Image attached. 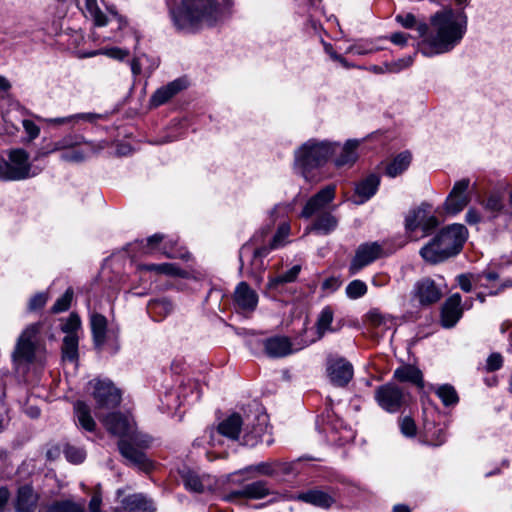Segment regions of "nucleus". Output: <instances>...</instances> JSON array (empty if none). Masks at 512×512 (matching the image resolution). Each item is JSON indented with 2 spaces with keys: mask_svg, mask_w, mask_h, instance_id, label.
I'll return each mask as SVG.
<instances>
[{
  "mask_svg": "<svg viewBox=\"0 0 512 512\" xmlns=\"http://www.w3.org/2000/svg\"><path fill=\"white\" fill-rule=\"evenodd\" d=\"M170 18L176 30L194 33L203 26H213L225 19L233 6L232 0H166Z\"/></svg>",
  "mask_w": 512,
  "mask_h": 512,
  "instance_id": "f257e3e1",
  "label": "nucleus"
},
{
  "mask_svg": "<svg viewBox=\"0 0 512 512\" xmlns=\"http://www.w3.org/2000/svg\"><path fill=\"white\" fill-rule=\"evenodd\" d=\"M430 25L432 33H427L420 47L427 57L447 53L458 45L467 31L468 18L463 10L445 7L430 17Z\"/></svg>",
  "mask_w": 512,
  "mask_h": 512,
  "instance_id": "f03ea898",
  "label": "nucleus"
},
{
  "mask_svg": "<svg viewBox=\"0 0 512 512\" xmlns=\"http://www.w3.org/2000/svg\"><path fill=\"white\" fill-rule=\"evenodd\" d=\"M467 238V229L462 224H452L441 229L419 251L424 261L438 264L460 253Z\"/></svg>",
  "mask_w": 512,
  "mask_h": 512,
  "instance_id": "7ed1b4c3",
  "label": "nucleus"
},
{
  "mask_svg": "<svg viewBox=\"0 0 512 512\" xmlns=\"http://www.w3.org/2000/svg\"><path fill=\"white\" fill-rule=\"evenodd\" d=\"M339 147L337 142L309 139L294 153L295 168L306 180H309L310 172L325 165Z\"/></svg>",
  "mask_w": 512,
  "mask_h": 512,
  "instance_id": "20e7f679",
  "label": "nucleus"
},
{
  "mask_svg": "<svg viewBox=\"0 0 512 512\" xmlns=\"http://www.w3.org/2000/svg\"><path fill=\"white\" fill-rule=\"evenodd\" d=\"M438 225V218L431 213V205L425 202L410 210L405 217V230L411 240L430 235Z\"/></svg>",
  "mask_w": 512,
  "mask_h": 512,
  "instance_id": "39448f33",
  "label": "nucleus"
},
{
  "mask_svg": "<svg viewBox=\"0 0 512 512\" xmlns=\"http://www.w3.org/2000/svg\"><path fill=\"white\" fill-rule=\"evenodd\" d=\"M87 390L96 402V409H112L121 401V393L108 379H93Z\"/></svg>",
  "mask_w": 512,
  "mask_h": 512,
  "instance_id": "423d86ee",
  "label": "nucleus"
},
{
  "mask_svg": "<svg viewBox=\"0 0 512 512\" xmlns=\"http://www.w3.org/2000/svg\"><path fill=\"white\" fill-rule=\"evenodd\" d=\"M271 229L263 228L259 232L255 233L251 240L245 243L239 251V260L241 267L243 266V258L245 256L252 255V265L257 269L263 267L262 258L266 257L272 250L277 247H272L271 240L268 244L265 243V238L270 234Z\"/></svg>",
  "mask_w": 512,
  "mask_h": 512,
  "instance_id": "0eeeda50",
  "label": "nucleus"
},
{
  "mask_svg": "<svg viewBox=\"0 0 512 512\" xmlns=\"http://www.w3.org/2000/svg\"><path fill=\"white\" fill-rule=\"evenodd\" d=\"M90 327L94 345L97 349H120L118 336L113 330L107 329V319L104 315L99 313L91 314Z\"/></svg>",
  "mask_w": 512,
  "mask_h": 512,
  "instance_id": "6e6552de",
  "label": "nucleus"
},
{
  "mask_svg": "<svg viewBox=\"0 0 512 512\" xmlns=\"http://www.w3.org/2000/svg\"><path fill=\"white\" fill-rule=\"evenodd\" d=\"M45 350L44 323L27 325L19 335L14 352H41Z\"/></svg>",
  "mask_w": 512,
  "mask_h": 512,
  "instance_id": "1a4fd4ad",
  "label": "nucleus"
},
{
  "mask_svg": "<svg viewBox=\"0 0 512 512\" xmlns=\"http://www.w3.org/2000/svg\"><path fill=\"white\" fill-rule=\"evenodd\" d=\"M8 179L11 181H21L35 177L39 171L32 168L29 162V154L24 149H13L8 153Z\"/></svg>",
  "mask_w": 512,
  "mask_h": 512,
  "instance_id": "9d476101",
  "label": "nucleus"
},
{
  "mask_svg": "<svg viewBox=\"0 0 512 512\" xmlns=\"http://www.w3.org/2000/svg\"><path fill=\"white\" fill-rule=\"evenodd\" d=\"M383 245L379 242H367L358 246L353 257L349 271L351 274L358 273L361 269L385 256Z\"/></svg>",
  "mask_w": 512,
  "mask_h": 512,
  "instance_id": "9b49d317",
  "label": "nucleus"
},
{
  "mask_svg": "<svg viewBox=\"0 0 512 512\" xmlns=\"http://www.w3.org/2000/svg\"><path fill=\"white\" fill-rule=\"evenodd\" d=\"M335 198V186L328 185L313 195L304 205L300 216L309 219L327 213L328 207Z\"/></svg>",
  "mask_w": 512,
  "mask_h": 512,
  "instance_id": "f8f14e48",
  "label": "nucleus"
},
{
  "mask_svg": "<svg viewBox=\"0 0 512 512\" xmlns=\"http://www.w3.org/2000/svg\"><path fill=\"white\" fill-rule=\"evenodd\" d=\"M470 180L463 178L454 183L452 190L444 202V210L449 215H457L470 202L471 198L468 193Z\"/></svg>",
  "mask_w": 512,
  "mask_h": 512,
  "instance_id": "ddd939ff",
  "label": "nucleus"
},
{
  "mask_svg": "<svg viewBox=\"0 0 512 512\" xmlns=\"http://www.w3.org/2000/svg\"><path fill=\"white\" fill-rule=\"evenodd\" d=\"M326 372L333 385L344 387L352 380L354 369L347 359L333 356L327 361Z\"/></svg>",
  "mask_w": 512,
  "mask_h": 512,
  "instance_id": "4468645a",
  "label": "nucleus"
},
{
  "mask_svg": "<svg viewBox=\"0 0 512 512\" xmlns=\"http://www.w3.org/2000/svg\"><path fill=\"white\" fill-rule=\"evenodd\" d=\"M375 399L382 409L396 412L405 403L406 396L401 388L389 383L379 386L375 390Z\"/></svg>",
  "mask_w": 512,
  "mask_h": 512,
  "instance_id": "2eb2a0df",
  "label": "nucleus"
},
{
  "mask_svg": "<svg viewBox=\"0 0 512 512\" xmlns=\"http://www.w3.org/2000/svg\"><path fill=\"white\" fill-rule=\"evenodd\" d=\"M258 302L257 292L247 282L241 281L237 284L233 293V303L238 311L252 313L256 310Z\"/></svg>",
  "mask_w": 512,
  "mask_h": 512,
  "instance_id": "dca6fc26",
  "label": "nucleus"
},
{
  "mask_svg": "<svg viewBox=\"0 0 512 512\" xmlns=\"http://www.w3.org/2000/svg\"><path fill=\"white\" fill-rule=\"evenodd\" d=\"M180 474L185 488L191 492L204 493L216 486L215 478L208 474H199L189 468H184Z\"/></svg>",
  "mask_w": 512,
  "mask_h": 512,
  "instance_id": "f3484780",
  "label": "nucleus"
},
{
  "mask_svg": "<svg viewBox=\"0 0 512 512\" xmlns=\"http://www.w3.org/2000/svg\"><path fill=\"white\" fill-rule=\"evenodd\" d=\"M270 494L268 483L264 480H257L243 486L242 489L232 491L224 496V499L234 502L241 498L262 499Z\"/></svg>",
  "mask_w": 512,
  "mask_h": 512,
  "instance_id": "a211bd4d",
  "label": "nucleus"
},
{
  "mask_svg": "<svg viewBox=\"0 0 512 512\" xmlns=\"http://www.w3.org/2000/svg\"><path fill=\"white\" fill-rule=\"evenodd\" d=\"M462 298L459 293H454L446 299L441 309V324L445 328H452L460 320L463 314L461 306Z\"/></svg>",
  "mask_w": 512,
  "mask_h": 512,
  "instance_id": "6ab92c4d",
  "label": "nucleus"
},
{
  "mask_svg": "<svg viewBox=\"0 0 512 512\" xmlns=\"http://www.w3.org/2000/svg\"><path fill=\"white\" fill-rule=\"evenodd\" d=\"M414 296L421 305H431L441 299L442 292L434 280L424 278L416 282Z\"/></svg>",
  "mask_w": 512,
  "mask_h": 512,
  "instance_id": "aec40b11",
  "label": "nucleus"
},
{
  "mask_svg": "<svg viewBox=\"0 0 512 512\" xmlns=\"http://www.w3.org/2000/svg\"><path fill=\"white\" fill-rule=\"evenodd\" d=\"M109 432L119 437L134 436V422L128 416L120 413H111L102 419Z\"/></svg>",
  "mask_w": 512,
  "mask_h": 512,
  "instance_id": "412c9836",
  "label": "nucleus"
},
{
  "mask_svg": "<svg viewBox=\"0 0 512 512\" xmlns=\"http://www.w3.org/2000/svg\"><path fill=\"white\" fill-rule=\"evenodd\" d=\"M243 421L238 414H233L223 420L217 427V430L210 431L212 445H214V436L222 435L231 440H236L241 432Z\"/></svg>",
  "mask_w": 512,
  "mask_h": 512,
  "instance_id": "4be33fe9",
  "label": "nucleus"
},
{
  "mask_svg": "<svg viewBox=\"0 0 512 512\" xmlns=\"http://www.w3.org/2000/svg\"><path fill=\"white\" fill-rule=\"evenodd\" d=\"M294 499L323 509H328L335 503V498L332 495L319 489L299 493Z\"/></svg>",
  "mask_w": 512,
  "mask_h": 512,
  "instance_id": "5701e85b",
  "label": "nucleus"
},
{
  "mask_svg": "<svg viewBox=\"0 0 512 512\" xmlns=\"http://www.w3.org/2000/svg\"><path fill=\"white\" fill-rule=\"evenodd\" d=\"M337 226V217L331 211H328L327 213H322L315 217L306 230L307 232H313L318 235H329L336 230Z\"/></svg>",
  "mask_w": 512,
  "mask_h": 512,
  "instance_id": "b1692460",
  "label": "nucleus"
},
{
  "mask_svg": "<svg viewBox=\"0 0 512 512\" xmlns=\"http://www.w3.org/2000/svg\"><path fill=\"white\" fill-rule=\"evenodd\" d=\"M184 87L185 85L183 80L176 79L157 89L150 98V104L154 107L161 106L184 89Z\"/></svg>",
  "mask_w": 512,
  "mask_h": 512,
  "instance_id": "393cba45",
  "label": "nucleus"
},
{
  "mask_svg": "<svg viewBox=\"0 0 512 512\" xmlns=\"http://www.w3.org/2000/svg\"><path fill=\"white\" fill-rule=\"evenodd\" d=\"M119 449L123 457H125L131 465L136 466L144 471L150 470L151 463L142 451L137 450L131 444L126 443L124 440L119 442Z\"/></svg>",
  "mask_w": 512,
  "mask_h": 512,
  "instance_id": "a878e982",
  "label": "nucleus"
},
{
  "mask_svg": "<svg viewBox=\"0 0 512 512\" xmlns=\"http://www.w3.org/2000/svg\"><path fill=\"white\" fill-rule=\"evenodd\" d=\"M380 185V176L377 174H370L363 180H361L355 188L356 195L360 198L359 201H355L356 204H362L369 200L378 190Z\"/></svg>",
  "mask_w": 512,
  "mask_h": 512,
  "instance_id": "bb28decb",
  "label": "nucleus"
},
{
  "mask_svg": "<svg viewBox=\"0 0 512 512\" xmlns=\"http://www.w3.org/2000/svg\"><path fill=\"white\" fill-rule=\"evenodd\" d=\"M174 310L173 302L166 298L151 299L147 304V311L154 321L160 322Z\"/></svg>",
  "mask_w": 512,
  "mask_h": 512,
  "instance_id": "cd10ccee",
  "label": "nucleus"
},
{
  "mask_svg": "<svg viewBox=\"0 0 512 512\" xmlns=\"http://www.w3.org/2000/svg\"><path fill=\"white\" fill-rule=\"evenodd\" d=\"M268 426H267V417L265 415L259 416L257 418V424L253 425L252 429L249 428V425L247 424L244 429V443L247 446H255L260 441H262V438L264 434L267 433Z\"/></svg>",
  "mask_w": 512,
  "mask_h": 512,
  "instance_id": "c85d7f7f",
  "label": "nucleus"
},
{
  "mask_svg": "<svg viewBox=\"0 0 512 512\" xmlns=\"http://www.w3.org/2000/svg\"><path fill=\"white\" fill-rule=\"evenodd\" d=\"M38 501L37 494L30 486H22L18 490L15 508L17 512H33Z\"/></svg>",
  "mask_w": 512,
  "mask_h": 512,
  "instance_id": "c756f323",
  "label": "nucleus"
},
{
  "mask_svg": "<svg viewBox=\"0 0 512 512\" xmlns=\"http://www.w3.org/2000/svg\"><path fill=\"white\" fill-rule=\"evenodd\" d=\"M333 318L334 312L330 306H326L321 310L315 324L318 338L323 337L328 332H335L340 328V326L332 325Z\"/></svg>",
  "mask_w": 512,
  "mask_h": 512,
  "instance_id": "7c9ffc66",
  "label": "nucleus"
},
{
  "mask_svg": "<svg viewBox=\"0 0 512 512\" xmlns=\"http://www.w3.org/2000/svg\"><path fill=\"white\" fill-rule=\"evenodd\" d=\"M58 145L60 150H66L70 148H74L75 146L85 144L87 146L88 152L95 153L104 148L102 144H95L92 141H87L81 135H67L62 139L58 140Z\"/></svg>",
  "mask_w": 512,
  "mask_h": 512,
  "instance_id": "2f4dec72",
  "label": "nucleus"
},
{
  "mask_svg": "<svg viewBox=\"0 0 512 512\" xmlns=\"http://www.w3.org/2000/svg\"><path fill=\"white\" fill-rule=\"evenodd\" d=\"M412 156L410 152L404 151L399 153L391 162L386 165L385 173L387 176L394 178L402 174L410 165Z\"/></svg>",
  "mask_w": 512,
  "mask_h": 512,
  "instance_id": "473e14b6",
  "label": "nucleus"
},
{
  "mask_svg": "<svg viewBox=\"0 0 512 512\" xmlns=\"http://www.w3.org/2000/svg\"><path fill=\"white\" fill-rule=\"evenodd\" d=\"M359 145V141L352 139L348 140L344 146L341 148L340 155L335 159V165L337 167L343 166H351L355 163L358 158L357 155V147Z\"/></svg>",
  "mask_w": 512,
  "mask_h": 512,
  "instance_id": "72a5a7b5",
  "label": "nucleus"
},
{
  "mask_svg": "<svg viewBox=\"0 0 512 512\" xmlns=\"http://www.w3.org/2000/svg\"><path fill=\"white\" fill-rule=\"evenodd\" d=\"M124 508L129 512H153L154 506L151 500L142 494H135L123 501Z\"/></svg>",
  "mask_w": 512,
  "mask_h": 512,
  "instance_id": "f704fd0d",
  "label": "nucleus"
},
{
  "mask_svg": "<svg viewBox=\"0 0 512 512\" xmlns=\"http://www.w3.org/2000/svg\"><path fill=\"white\" fill-rule=\"evenodd\" d=\"M395 20L406 29L415 28L419 34V37L425 38L429 32V25L425 22H417V19L412 13L398 14Z\"/></svg>",
  "mask_w": 512,
  "mask_h": 512,
  "instance_id": "c9c22d12",
  "label": "nucleus"
},
{
  "mask_svg": "<svg viewBox=\"0 0 512 512\" xmlns=\"http://www.w3.org/2000/svg\"><path fill=\"white\" fill-rule=\"evenodd\" d=\"M75 417L79 425L86 431H93L96 423L90 414V408L82 401H77L74 404Z\"/></svg>",
  "mask_w": 512,
  "mask_h": 512,
  "instance_id": "e433bc0d",
  "label": "nucleus"
},
{
  "mask_svg": "<svg viewBox=\"0 0 512 512\" xmlns=\"http://www.w3.org/2000/svg\"><path fill=\"white\" fill-rule=\"evenodd\" d=\"M395 378L400 381H410L419 387H423L422 372L413 365H402L394 372Z\"/></svg>",
  "mask_w": 512,
  "mask_h": 512,
  "instance_id": "4c0bfd02",
  "label": "nucleus"
},
{
  "mask_svg": "<svg viewBox=\"0 0 512 512\" xmlns=\"http://www.w3.org/2000/svg\"><path fill=\"white\" fill-rule=\"evenodd\" d=\"M265 352H292V343L287 336H274L264 341Z\"/></svg>",
  "mask_w": 512,
  "mask_h": 512,
  "instance_id": "58836bf2",
  "label": "nucleus"
},
{
  "mask_svg": "<svg viewBox=\"0 0 512 512\" xmlns=\"http://www.w3.org/2000/svg\"><path fill=\"white\" fill-rule=\"evenodd\" d=\"M202 392V387L197 381H189L179 388L177 398L182 396L184 402L194 403L200 399Z\"/></svg>",
  "mask_w": 512,
  "mask_h": 512,
  "instance_id": "ea45409f",
  "label": "nucleus"
},
{
  "mask_svg": "<svg viewBox=\"0 0 512 512\" xmlns=\"http://www.w3.org/2000/svg\"><path fill=\"white\" fill-rule=\"evenodd\" d=\"M141 271L154 272L156 274H164L170 276H178L180 275V268L171 263H161V264H140L138 266Z\"/></svg>",
  "mask_w": 512,
  "mask_h": 512,
  "instance_id": "a19ab883",
  "label": "nucleus"
},
{
  "mask_svg": "<svg viewBox=\"0 0 512 512\" xmlns=\"http://www.w3.org/2000/svg\"><path fill=\"white\" fill-rule=\"evenodd\" d=\"M425 441L432 446H440L446 441V434L442 427L431 423L425 425Z\"/></svg>",
  "mask_w": 512,
  "mask_h": 512,
  "instance_id": "79ce46f5",
  "label": "nucleus"
},
{
  "mask_svg": "<svg viewBox=\"0 0 512 512\" xmlns=\"http://www.w3.org/2000/svg\"><path fill=\"white\" fill-rule=\"evenodd\" d=\"M300 271H301V266L294 265L292 268H290L286 272H284L276 277L271 278L269 280L268 285L270 288H276L281 284L294 282L296 280V278L298 277Z\"/></svg>",
  "mask_w": 512,
  "mask_h": 512,
  "instance_id": "37998d69",
  "label": "nucleus"
},
{
  "mask_svg": "<svg viewBox=\"0 0 512 512\" xmlns=\"http://www.w3.org/2000/svg\"><path fill=\"white\" fill-rule=\"evenodd\" d=\"M85 6L96 26L103 27L107 25L108 19L98 7L97 0H85Z\"/></svg>",
  "mask_w": 512,
  "mask_h": 512,
  "instance_id": "c03bdc74",
  "label": "nucleus"
},
{
  "mask_svg": "<svg viewBox=\"0 0 512 512\" xmlns=\"http://www.w3.org/2000/svg\"><path fill=\"white\" fill-rule=\"evenodd\" d=\"M47 512H85V508L83 503L63 500L53 503Z\"/></svg>",
  "mask_w": 512,
  "mask_h": 512,
  "instance_id": "a18cd8bd",
  "label": "nucleus"
},
{
  "mask_svg": "<svg viewBox=\"0 0 512 512\" xmlns=\"http://www.w3.org/2000/svg\"><path fill=\"white\" fill-rule=\"evenodd\" d=\"M436 394L446 406L455 405L459 400L456 390L449 384L439 386Z\"/></svg>",
  "mask_w": 512,
  "mask_h": 512,
  "instance_id": "49530a36",
  "label": "nucleus"
},
{
  "mask_svg": "<svg viewBox=\"0 0 512 512\" xmlns=\"http://www.w3.org/2000/svg\"><path fill=\"white\" fill-rule=\"evenodd\" d=\"M274 461L272 462H261L255 465L248 466L245 468V473H254L256 475L276 477Z\"/></svg>",
  "mask_w": 512,
  "mask_h": 512,
  "instance_id": "de8ad7c7",
  "label": "nucleus"
},
{
  "mask_svg": "<svg viewBox=\"0 0 512 512\" xmlns=\"http://www.w3.org/2000/svg\"><path fill=\"white\" fill-rule=\"evenodd\" d=\"M367 285L361 280H353L346 287V295L350 299H358L367 293Z\"/></svg>",
  "mask_w": 512,
  "mask_h": 512,
  "instance_id": "09e8293b",
  "label": "nucleus"
},
{
  "mask_svg": "<svg viewBox=\"0 0 512 512\" xmlns=\"http://www.w3.org/2000/svg\"><path fill=\"white\" fill-rule=\"evenodd\" d=\"M73 298V290L68 288L65 293L56 300V302L51 307V312L54 314H58L64 311H67L71 306V301Z\"/></svg>",
  "mask_w": 512,
  "mask_h": 512,
  "instance_id": "8fccbe9b",
  "label": "nucleus"
},
{
  "mask_svg": "<svg viewBox=\"0 0 512 512\" xmlns=\"http://www.w3.org/2000/svg\"><path fill=\"white\" fill-rule=\"evenodd\" d=\"M105 55L109 58H112V59H115V60H118V61H123L124 59H126L129 54H130V51L128 49H123V48H119V47H110V48H102L94 53H92L91 55Z\"/></svg>",
  "mask_w": 512,
  "mask_h": 512,
  "instance_id": "3c124183",
  "label": "nucleus"
},
{
  "mask_svg": "<svg viewBox=\"0 0 512 512\" xmlns=\"http://www.w3.org/2000/svg\"><path fill=\"white\" fill-rule=\"evenodd\" d=\"M66 459L74 464H79L84 461L86 453L83 449L72 445H66L64 448Z\"/></svg>",
  "mask_w": 512,
  "mask_h": 512,
  "instance_id": "603ef678",
  "label": "nucleus"
},
{
  "mask_svg": "<svg viewBox=\"0 0 512 512\" xmlns=\"http://www.w3.org/2000/svg\"><path fill=\"white\" fill-rule=\"evenodd\" d=\"M80 329L81 320L76 313H71L65 323L61 326V331L63 333L79 334Z\"/></svg>",
  "mask_w": 512,
  "mask_h": 512,
  "instance_id": "864d4df0",
  "label": "nucleus"
},
{
  "mask_svg": "<svg viewBox=\"0 0 512 512\" xmlns=\"http://www.w3.org/2000/svg\"><path fill=\"white\" fill-rule=\"evenodd\" d=\"M64 334L61 352H78L79 334Z\"/></svg>",
  "mask_w": 512,
  "mask_h": 512,
  "instance_id": "5fc2aeb1",
  "label": "nucleus"
},
{
  "mask_svg": "<svg viewBox=\"0 0 512 512\" xmlns=\"http://www.w3.org/2000/svg\"><path fill=\"white\" fill-rule=\"evenodd\" d=\"M484 208L492 214L491 217H495L496 214L502 210L503 202L499 196L491 195L484 202Z\"/></svg>",
  "mask_w": 512,
  "mask_h": 512,
  "instance_id": "6e6d98bb",
  "label": "nucleus"
},
{
  "mask_svg": "<svg viewBox=\"0 0 512 512\" xmlns=\"http://www.w3.org/2000/svg\"><path fill=\"white\" fill-rule=\"evenodd\" d=\"M289 231L290 226L288 224L284 223L280 225L275 235L272 237V239H270L272 242V247L279 248L280 246H282L283 240L288 236Z\"/></svg>",
  "mask_w": 512,
  "mask_h": 512,
  "instance_id": "4d7b16f0",
  "label": "nucleus"
},
{
  "mask_svg": "<svg viewBox=\"0 0 512 512\" xmlns=\"http://www.w3.org/2000/svg\"><path fill=\"white\" fill-rule=\"evenodd\" d=\"M413 56H407L401 59H398L397 61H393L391 63H387V66L389 68V73H398L401 70L409 67L413 63Z\"/></svg>",
  "mask_w": 512,
  "mask_h": 512,
  "instance_id": "13d9d810",
  "label": "nucleus"
},
{
  "mask_svg": "<svg viewBox=\"0 0 512 512\" xmlns=\"http://www.w3.org/2000/svg\"><path fill=\"white\" fill-rule=\"evenodd\" d=\"M48 300L46 293H37L29 301L28 309L30 311H36L43 308Z\"/></svg>",
  "mask_w": 512,
  "mask_h": 512,
  "instance_id": "bf43d9fd",
  "label": "nucleus"
},
{
  "mask_svg": "<svg viewBox=\"0 0 512 512\" xmlns=\"http://www.w3.org/2000/svg\"><path fill=\"white\" fill-rule=\"evenodd\" d=\"M503 365V358L501 354H489L486 359L485 370L493 372L500 369Z\"/></svg>",
  "mask_w": 512,
  "mask_h": 512,
  "instance_id": "052dcab7",
  "label": "nucleus"
},
{
  "mask_svg": "<svg viewBox=\"0 0 512 512\" xmlns=\"http://www.w3.org/2000/svg\"><path fill=\"white\" fill-rule=\"evenodd\" d=\"M24 131L28 135L29 141L36 139L40 134V127L36 125L32 120L24 119L22 121Z\"/></svg>",
  "mask_w": 512,
  "mask_h": 512,
  "instance_id": "680f3d73",
  "label": "nucleus"
},
{
  "mask_svg": "<svg viewBox=\"0 0 512 512\" xmlns=\"http://www.w3.org/2000/svg\"><path fill=\"white\" fill-rule=\"evenodd\" d=\"M165 235L164 234H161V233H156L150 237L147 238L146 240V245L143 247V251L145 253H151L152 251H154L156 249V247L162 242L165 240Z\"/></svg>",
  "mask_w": 512,
  "mask_h": 512,
  "instance_id": "e2e57ef3",
  "label": "nucleus"
},
{
  "mask_svg": "<svg viewBox=\"0 0 512 512\" xmlns=\"http://www.w3.org/2000/svg\"><path fill=\"white\" fill-rule=\"evenodd\" d=\"M367 319L371 325L376 327L386 325L388 321L387 317L376 309H373L368 312Z\"/></svg>",
  "mask_w": 512,
  "mask_h": 512,
  "instance_id": "0e129e2a",
  "label": "nucleus"
},
{
  "mask_svg": "<svg viewBox=\"0 0 512 512\" xmlns=\"http://www.w3.org/2000/svg\"><path fill=\"white\" fill-rule=\"evenodd\" d=\"M400 429L403 435L412 437L416 433V425L410 417H404L400 423Z\"/></svg>",
  "mask_w": 512,
  "mask_h": 512,
  "instance_id": "69168bd1",
  "label": "nucleus"
},
{
  "mask_svg": "<svg viewBox=\"0 0 512 512\" xmlns=\"http://www.w3.org/2000/svg\"><path fill=\"white\" fill-rule=\"evenodd\" d=\"M86 158L85 152L82 150H74L72 152H65L61 154V160L65 162L79 163Z\"/></svg>",
  "mask_w": 512,
  "mask_h": 512,
  "instance_id": "338daca9",
  "label": "nucleus"
},
{
  "mask_svg": "<svg viewBox=\"0 0 512 512\" xmlns=\"http://www.w3.org/2000/svg\"><path fill=\"white\" fill-rule=\"evenodd\" d=\"M276 476L278 475H289L293 473V464L288 462L274 461Z\"/></svg>",
  "mask_w": 512,
  "mask_h": 512,
  "instance_id": "774afa93",
  "label": "nucleus"
}]
</instances>
